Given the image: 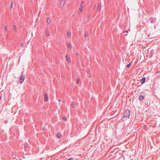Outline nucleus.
Wrapping results in <instances>:
<instances>
[{
    "label": "nucleus",
    "mask_w": 160,
    "mask_h": 160,
    "mask_svg": "<svg viewBox=\"0 0 160 160\" xmlns=\"http://www.w3.org/2000/svg\"><path fill=\"white\" fill-rule=\"evenodd\" d=\"M130 113V110L127 109L125 110L123 113V116L122 117V120L123 121H125L127 119H129Z\"/></svg>",
    "instance_id": "f257e3e1"
},
{
    "label": "nucleus",
    "mask_w": 160,
    "mask_h": 160,
    "mask_svg": "<svg viewBox=\"0 0 160 160\" xmlns=\"http://www.w3.org/2000/svg\"><path fill=\"white\" fill-rule=\"evenodd\" d=\"M156 20V18H150L147 19V22H151V23H154L155 22H154Z\"/></svg>",
    "instance_id": "f03ea898"
},
{
    "label": "nucleus",
    "mask_w": 160,
    "mask_h": 160,
    "mask_svg": "<svg viewBox=\"0 0 160 160\" xmlns=\"http://www.w3.org/2000/svg\"><path fill=\"white\" fill-rule=\"evenodd\" d=\"M154 50H151L149 53V57L150 58H151L154 54Z\"/></svg>",
    "instance_id": "7ed1b4c3"
},
{
    "label": "nucleus",
    "mask_w": 160,
    "mask_h": 160,
    "mask_svg": "<svg viewBox=\"0 0 160 160\" xmlns=\"http://www.w3.org/2000/svg\"><path fill=\"white\" fill-rule=\"evenodd\" d=\"M24 79V75H22L19 79V81L21 83H22Z\"/></svg>",
    "instance_id": "20e7f679"
},
{
    "label": "nucleus",
    "mask_w": 160,
    "mask_h": 160,
    "mask_svg": "<svg viewBox=\"0 0 160 160\" xmlns=\"http://www.w3.org/2000/svg\"><path fill=\"white\" fill-rule=\"evenodd\" d=\"M66 2V0H60V5L61 7H63L65 4Z\"/></svg>",
    "instance_id": "39448f33"
},
{
    "label": "nucleus",
    "mask_w": 160,
    "mask_h": 160,
    "mask_svg": "<svg viewBox=\"0 0 160 160\" xmlns=\"http://www.w3.org/2000/svg\"><path fill=\"white\" fill-rule=\"evenodd\" d=\"M146 78L145 77L143 78L140 80V82L142 84H144Z\"/></svg>",
    "instance_id": "423d86ee"
},
{
    "label": "nucleus",
    "mask_w": 160,
    "mask_h": 160,
    "mask_svg": "<svg viewBox=\"0 0 160 160\" xmlns=\"http://www.w3.org/2000/svg\"><path fill=\"white\" fill-rule=\"evenodd\" d=\"M44 99L45 102L47 101L48 100V97L47 93L45 94Z\"/></svg>",
    "instance_id": "0eeeda50"
},
{
    "label": "nucleus",
    "mask_w": 160,
    "mask_h": 160,
    "mask_svg": "<svg viewBox=\"0 0 160 160\" xmlns=\"http://www.w3.org/2000/svg\"><path fill=\"white\" fill-rule=\"evenodd\" d=\"M71 33L70 31H67V36L68 38H70L71 36Z\"/></svg>",
    "instance_id": "6e6552de"
},
{
    "label": "nucleus",
    "mask_w": 160,
    "mask_h": 160,
    "mask_svg": "<svg viewBox=\"0 0 160 160\" xmlns=\"http://www.w3.org/2000/svg\"><path fill=\"white\" fill-rule=\"evenodd\" d=\"M144 97L143 95H140L139 97V99L140 100H142L144 99Z\"/></svg>",
    "instance_id": "1a4fd4ad"
},
{
    "label": "nucleus",
    "mask_w": 160,
    "mask_h": 160,
    "mask_svg": "<svg viewBox=\"0 0 160 160\" xmlns=\"http://www.w3.org/2000/svg\"><path fill=\"white\" fill-rule=\"evenodd\" d=\"M66 59H67V61L68 62H70L71 60H70V59L68 57L67 55H66Z\"/></svg>",
    "instance_id": "9d476101"
},
{
    "label": "nucleus",
    "mask_w": 160,
    "mask_h": 160,
    "mask_svg": "<svg viewBox=\"0 0 160 160\" xmlns=\"http://www.w3.org/2000/svg\"><path fill=\"white\" fill-rule=\"evenodd\" d=\"M61 134L60 133H58L57 135V137L58 138H60L61 137Z\"/></svg>",
    "instance_id": "9b49d317"
},
{
    "label": "nucleus",
    "mask_w": 160,
    "mask_h": 160,
    "mask_svg": "<svg viewBox=\"0 0 160 160\" xmlns=\"http://www.w3.org/2000/svg\"><path fill=\"white\" fill-rule=\"evenodd\" d=\"M45 34L47 36H48L50 34V32L46 30Z\"/></svg>",
    "instance_id": "f8f14e48"
},
{
    "label": "nucleus",
    "mask_w": 160,
    "mask_h": 160,
    "mask_svg": "<svg viewBox=\"0 0 160 160\" xmlns=\"http://www.w3.org/2000/svg\"><path fill=\"white\" fill-rule=\"evenodd\" d=\"M47 22L48 24H50L51 22V20L50 18H48L47 19Z\"/></svg>",
    "instance_id": "ddd939ff"
},
{
    "label": "nucleus",
    "mask_w": 160,
    "mask_h": 160,
    "mask_svg": "<svg viewBox=\"0 0 160 160\" xmlns=\"http://www.w3.org/2000/svg\"><path fill=\"white\" fill-rule=\"evenodd\" d=\"M68 48L69 49H70L71 48V45L70 43H68L67 45Z\"/></svg>",
    "instance_id": "4468645a"
},
{
    "label": "nucleus",
    "mask_w": 160,
    "mask_h": 160,
    "mask_svg": "<svg viewBox=\"0 0 160 160\" xmlns=\"http://www.w3.org/2000/svg\"><path fill=\"white\" fill-rule=\"evenodd\" d=\"M83 6L82 5H81L80 6V7L79 8V10H82L83 9Z\"/></svg>",
    "instance_id": "2eb2a0df"
},
{
    "label": "nucleus",
    "mask_w": 160,
    "mask_h": 160,
    "mask_svg": "<svg viewBox=\"0 0 160 160\" xmlns=\"http://www.w3.org/2000/svg\"><path fill=\"white\" fill-rule=\"evenodd\" d=\"M88 36V33L87 31L85 32V36L86 37H87Z\"/></svg>",
    "instance_id": "dca6fc26"
},
{
    "label": "nucleus",
    "mask_w": 160,
    "mask_h": 160,
    "mask_svg": "<svg viewBox=\"0 0 160 160\" xmlns=\"http://www.w3.org/2000/svg\"><path fill=\"white\" fill-rule=\"evenodd\" d=\"M75 103L74 102H72V103H71V106H72L74 108L75 107Z\"/></svg>",
    "instance_id": "f3484780"
},
{
    "label": "nucleus",
    "mask_w": 160,
    "mask_h": 160,
    "mask_svg": "<svg viewBox=\"0 0 160 160\" xmlns=\"http://www.w3.org/2000/svg\"><path fill=\"white\" fill-rule=\"evenodd\" d=\"M101 7L98 5L97 8V10H101Z\"/></svg>",
    "instance_id": "a211bd4d"
},
{
    "label": "nucleus",
    "mask_w": 160,
    "mask_h": 160,
    "mask_svg": "<svg viewBox=\"0 0 160 160\" xmlns=\"http://www.w3.org/2000/svg\"><path fill=\"white\" fill-rule=\"evenodd\" d=\"M131 65V63H129L127 65V68H129L130 67V65Z\"/></svg>",
    "instance_id": "6ab92c4d"
},
{
    "label": "nucleus",
    "mask_w": 160,
    "mask_h": 160,
    "mask_svg": "<svg viewBox=\"0 0 160 160\" xmlns=\"http://www.w3.org/2000/svg\"><path fill=\"white\" fill-rule=\"evenodd\" d=\"M8 27L7 26H5V27L4 30L5 31H6L7 30Z\"/></svg>",
    "instance_id": "aec40b11"
},
{
    "label": "nucleus",
    "mask_w": 160,
    "mask_h": 160,
    "mask_svg": "<svg viewBox=\"0 0 160 160\" xmlns=\"http://www.w3.org/2000/svg\"><path fill=\"white\" fill-rule=\"evenodd\" d=\"M13 6V4H12V2L11 3L10 5V8H12Z\"/></svg>",
    "instance_id": "412c9836"
},
{
    "label": "nucleus",
    "mask_w": 160,
    "mask_h": 160,
    "mask_svg": "<svg viewBox=\"0 0 160 160\" xmlns=\"http://www.w3.org/2000/svg\"><path fill=\"white\" fill-rule=\"evenodd\" d=\"M28 146L26 144L25 145H24V148H28Z\"/></svg>",
    "instance_id": "4be33fe9"
},
{
    "label": "nucleus",
    "mask_w": 160,
    "mask_h": 160,
    "mask_svg": "<svg viewBox=\"0 0 160 160\" xmlns=\"http://www.w3.org/2000/svg\"><path fill=\"white\" fill-rule=\"evenodd\" d=\"M16 28V27L14 25H13V29H15Z\"/></svg>",
    "instance_id": "5701e85b"
},
{
    "label": "nucleus",
    "mask_w": 160,
    "mask_h": 160,
    "mask_svg": "<svg viewBox=\"0 0 160 160\" xmlns=\"http://www.w3.org/2000/svg\"><path fill=\"white\" fill-rule=\"evenodd\" d=\"M82 10H79L78 11V12L79 14H80L81 12H82Z\"/></svg>",
    "instance_id": "b1692460"
},
{
    "label": "nucleus",
    "mask_w": 160,
    "mask_h": 160,
    "mask_svg": "<svg viewBox=\"0 0 160 160\" xmlns=\"http://www.w3.org/2000/svg\"><path fill=\"white\" fill-rule=\"evenodd\" d=\"M62 119L63 120H66V118L65 117H63L62 118Z\"/></svg>",
    "instance_id": "393cba45"
},
{
    "label": "nucleus",
    "mask_w": 160,
    "mask_h": 160,
    "mask_svg": "<svg viewBox=\"0 0 160 160\" xmlns=\"http://www.w3.org/2000/svg\"><path fill=\"white\" fill-rule=\"evenodd\" d=\"M77 83L78 84L79 82V79H78L77 81Z\"/></svg>",
    "instance_id": "a878e982"
},
{
    "label": "nucleus",
    "mask_w": 160,
    "mask_h": 160,
    "mask_svg": "<svg viewBox=\"0 0 160 160\" xmlns=\"http://www.w3.org/2000/svg\"><path fill=\"white\" fill-rule=\"evenodd\" d=\"M20 46H21L22 47V46H23V43H20Z\"/></svg>",
    "instance_id": "bb28decb"
},
{
    "label": "nucleus",
    "mask_w": 160,
    "mask_h": 160,
    "mask_svg": "<svg viewBox=\"0 0 160 160\" xmlns=\"http://www.w3.org/2000/svg\"><path fill=\"white\" fill-rule=\"evenodd\" d=\"M128 32V31H127L126 30L125 32Z\"/></svg>",
    "instance_id": "cd10ccee"
},
{
    "label": "nucleus",
    "mask_w": 160,
    "mask_h": 160,
    "mask_svg": "<svg viewBox=\"0 0 160 160\" xmlns=\"http://www.w3.org/2000/svg\"><path fill=\"white\" fill-rule=\"evenodd\" d=\"M75 55H78V53H77L75 54Z\"/></svg>",
    "instance_id": "c85d7f7f"
},
{
    "label": "nucleus",
    "mask_w": 160,
    "mask_h": 160,
    "mask_svg": "<svg viewBox=\"0 0 160 160\" xmlns=\"http://www.w3.org/2000/svg\"><path fill=\"white\" fill-rule=\"evenodd\" d=\"M58 101H59V102H60V99H59L58 100Z\"/></svg>",
    "instance_id": "c756f323"
},
{
    "label": "nucleus",
    "mask_w": 160,
    "mask_h": 160,
    "mask_svg": "<svg viewBox=\"0 0 160 160\" xmlns=\"http://www.w3.org/2000/svg\"><path fill=\"white\" fill-rule=\"evenodd\" d=\"M89 18H88L87 19H89Z\"/></svg>",
    "instance_id": "7c9ffc66"
}]
</instances>
